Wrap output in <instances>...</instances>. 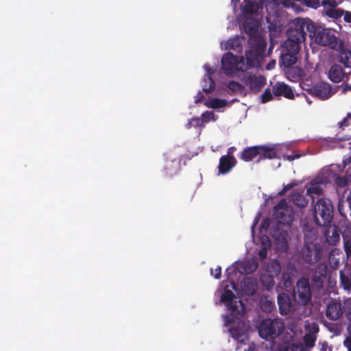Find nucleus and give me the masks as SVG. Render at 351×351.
Returning a JSON list of instances; mask_svg holds the SVG:
<instances>
[{"mask_svg": "<svg viewBox=\"0 0 351 351\" xmlns=\"http://www.w3.org/2000/svg\"><path fill=\"white\" fill-rule=\"evenodd\" d=\"M283 158L285 160L292 161L296 158H298L299 156L298 155L284 156Z\"/></svg>", "mask_w": 351, "mask_h": 351, "instance_id": "obj_50", "label": "nucleus"}, {"mask_svg": "<svg viewBox=\"0 0 351 351\" xmlns=\"http://www.w3.org/2000/svg\"><path fill=\"white\" fill-rule=\"evenodd\" d=\"M337 167V165H332L330 167L324 169L322 171L323 178L322 179H319L318 181L311 182L310 186L307 187L306 194L312 198L314 195L321 194L322 192V188L321 187L320 184L324 182H330L334 181L340 186H346L348 182H350V180L337 176L335 173Z\"/></svg>", "mask_w": 351, "mask_h": 351, "instance_id": "obj_6", "label": "nucleus"}, {"mask_svg": "<svg viewBox=\"0 0 351 351\" xmlns=\"http://www.w3.org/2000/svg\"><path fill=\"white\" fill-rule=\"evenodd\" d=\"M339 52V61L347 68L351 69V52L344 49L343 45Z\"/></svg>", "mask_w": 351, "mask_h": 351, "instance_id": "obj_31", "label": "nucleus"}, {"mask_svg": "<svg viewBox=\"0 0 351 351\" xmlns=\"http://www.w3.org/2000/svg\"><path fill=\"white\" fill-rule=\"evenodd\" d=\"M304 328L306 334L303 337L304 343L293 341L288 346L282 347L279 351H311L317 340L319 326L315 322L306 321Z\"/></svg>", "mask_w": 351, "mask_h": 351, "instance_id": "obj_5", "label": "nucleus"}, {"mask_svg": "<svg viewBox=\"0 0 351 351\" xmlns=\"http://www.w3.org/2000/svg\"><path fill=\"white\" fill-rule=\"evenodd\" d=\"M293 297L297 302L302 304H306L309 302L311 298V292L307 279L303 278L298 281L296 289L294 291Z\"/></svg>", "mask_w": 351, "mask_h": 351, "instance_id": "obj_16", "label": "nucleus"}, {"mask_svg": "<svg viewBox=\"0 0 351 351\" xmlns=\"http://www.w3.org/2000/svg\"><path fill=\"white\" fill-rule=\"evenodd\" d=\"M203 97H204L203 94L200 92L198 93L195 97V102L198 103V102L201 101L202 100Z\"/></svg>", "mask_w": 351, "mask_h": 351, "instance_id": "obj_52", "label": "nucleus"}, {"mask_svg": "<svg viewBox=\"0 0 351 351\" xmlns=\"http://www.w3.org/2000/svg\"><path fill=\"white\" fill-rule=\"evenodd\" d=\"M280 271V263L276 260L271 261L261 275L263 285L267 289L272 288L275 283V278H279Z\"/></svg>", "mask_w": 351, "mask_h": 351, "instance_id": "obj_11", "label": "nucleus"}, {"mask_svg": "<svg viewBox=\"0 0 351 351\" xmlns=\"http://www.w3.org/2000/svg\"><path fill=\"white\" fill-rule=\"evenodd\" d=\"M275 65H276V61L275 60H272L267 65V70H271L272 69H274L275 67Z\"/></svg>", "mask_w": 351, "mask_h": 351, "instance_id": "obj_54", "label": "nucleus"}, {"mask_svg": "<svg viewBox=\"0 0 351 351\" xmlns=\"http://www.w3.org/2000/svg\"><path fill=\"white\" fill-rule=\"evenodd\" d=\"M236 160L233 156H223L221 158L219 165V171L221 174H225L230 171L235 165Z\"/></svg>", "mask_w": 351, "mask_h": 351, "instance_id": "obj_23", "label": "nucleus"}, {"mask_svg": "<svg viewBox=\"0 0 351 351\" xmlns=\"http://www.w3.org/2000/svg\"><path fill=\"white\" fill-rule=\"evenodd\" d=\"M347 271H341L340 272V278H341V282L343 287V288L346 290H349L351 287V276L350 278L348 277L346 274Z\"/></svg>", "mask_w": 351, "mask_h": 351, "instance_id": "obj_36", "label": "nucleus"}, {"mask_svg": "<svg viewBox=\"0 0 351 351\" xmlns=\"http://www.w3.org/2000/svg\"><path fill=\"white\" fill-rule=\"evenodd\" d=\"M344 345L348 348V350L349 351H351V339L350 338H347L344 341Z\"/></svg>", "mask_w": 351, "mask_h": 351, "instance_id": "obj_49", "label": "nucleus"}, {"mask_svg": "<svg viewBox=\"0 0 351 351\" xmlns=\"http://www.w3.org/2000/svg\"><path fill=\"white\" fill-rule=\"evenodd\" d=\"M256 328L261 338L274 339L282 332L284 329V324L280 319H265L256 325Z\"/></svg>", "mask_w": 351, "mask_h": 351, "instance_id": "obj_8", "label": "nucleus"}, {"mask_svg": "<svg viewBox=\"0 0 351 351\" xmlns=\"http://www.w3.org/2000/svg\"><path fill=\"white\" fill-rule=\"evenodd\" d=\"M278 302L280 313L282 315L287 314L292 309L291 300L289 295L285 293L279 294Z\"/></svg>", "mask_w": 351, "mask_h": 351, "instance_id": "obj_25", "label": "nucleus"}, {"mask_svg": "<svg viewBox=\"0 0 351 351\" xmlns=\"http://www.w3.org/2000/svg\"><path fill=\"white\" fill-rule=\"evenodd\" d=\"M323 251L322 245L317 241L311 243L306 241L302 250V256L306 263L313 264L321 259Z\"/></svg>", "mask_w": 351, "mask_h": 351, "instance_id": "obj_12", "label": "nucleus"}, {"mask_svg": "<svg viewBox=\"0 0 351 351\" xmlns=\"http://www.w3.org/2000/svg\"><path fill=\"white\" fill-rule=\"evenodd\" d=\"M193 127L202 128L201 120L199 118H193L189 121L186 124V128L191 129Z\"/></svg>", "mask_w": 351, "mask_h": 351, "instance_id": "obj_38", "label": "nucleus"}, {"mask_svg": "<svg viewBox=\"0 0 351 351\" xmlns=\"http://www.w3.org/2000/svg\"><path fill=\"white\" fill-rule=\"evenodd\" d=\"M204 104L207 108L217 110L219 112H222L223 108L228 106V101L224 99L210 97L205 99L204 101Z\"/></svg>", "mask_w": 351, "mask_h": 351, "instance_id": "obj_21", "label": "nucleus"}, {"mask_svg": "<svg viewBox=\"0 0 351 351\" xmlns=\"http://www.w3.org/2000/svg\"><path fill=\"white\" fill-rule=\"evenodd\" d=\"M257 267L258 263L254 259L234 263L226 269L228 280L223 281L215 292V296L220 298V303L229 311V314L225 317L226 326L229 328L232 337L242 344H245L248 339L249 325L243 319L245 312L243 303L241 300H236L234 280L243 273H252Z\"/></svg>", "mask_w": 351, "mask_h": 351, "instance_id": "obj_2", "label": "nucleus"}, {"mask_svg": "<svg viewBox=\"0 0 351 351\" xmlns=\"http://www.w3.org/2000/svg\"><path fill=\"white\" fill-rule=\"evenodd\" d=\"M260 215H257L252 227V232L253 235V241L256 245L255 250L258 252L261 259H264L267 257V250L270 248L271 243L269 238L265 235L257 236L254 232V227L259 220Z\"/></svg>", "mask_w": 351, "mask_h": 351, "instance_id": "obj_13", "label": "nucleus"}, {"mask_svg": "<svg viewBox=\"0 0 351 351\" xmlns=\"http://www.w3.org/2000/svg\"><path fill=\"white\" fill-rule=\"evenodd\" d=\"M341 254V250L338 248H334L332 249L329 254V257L332 260L334 259V256H339Z\"/></svg>", "mask_w": 351, "mask_h": 351, "instance_id": "obj_46", "label": "nucleus"}, {"mask_svg": "<svg viewBox=\"0 0 351 351\" xmlns=\"http://www.w3.org/2000/svg\"><path fill=\"white\" fill-rule=\"evenodd\" d=\"M327 347V344L326 343H324L322 344V350H325V348Z\"/></svg>", "mask_w": 351, "mask_h": 351, "instance_id": "obj_60", "label": "nucleus"}, {"mask_svg": "<svg viewBox=\"0 0 351 351\" xmlns=\"http://www.w3.org/2000/svg\"><path fill=\"white\" fill-rule=\"evenodd\" d=\"M234 12L238 23H243L245 33L250 36V49L246 50V62L242 57L228 52L221 58V67L230 77L238 75L239 72L259 65L263 59L266 43L264 35L259 27L258 16L262 13V8L254 5L250 0H232Z\"/></svg>", "mask_w": 351, "mask_h": 351, "instance_id": "obj_1", "label": "nucleus"}, {"mask_svg": "<svg viewBox=\"0 0 351 351\" xmlns=\"http://www.w3.org/2000/svg\"><path fill=\"white\" fill-rule=\"evenodd\" d=\"M247 83L252 90L256 91L265 84V78L262 75L251 76Z\"/></svg>", "mask_w": 351, "mask_h": 351, "instance_id": "obj_29", "label": "nucleus"}, {"mask_svg": "<svg viewBox=\"0 0 351 351\" xmlns=\"http://www.w3.org/2000/svg\"><path fill=\"white\" fill-rule=\"evenodd\" d=\"M289 278H290L289 276H288L287 277L285 273L283 272V274H282V278L285 280L284 285H285V287H289L291 285V282L289 280Z\"/></svg>", "mask_w": 351, "mask_h": 351, "instance_id": "obj_48", "label": "nucleus"}, {"mask_svg": "<svg viewBox=\"0 0 351 351\" xmlns=\"http://www.w3.org/2000/svg\"><path fill=\"white\" fill-rule=\"evenodd\" d=\"M260 306L263 311L270 313L274 307V304L267 297H264L261 299Z\"/></svg>", "mask_w": 351, "mask_h": 351, "instance_id": "obj_34", "label": "nucleus"}, {"mask_svg": "<svg viewBox=\"0 0 351 351\" xmlns=\"http://www.w3.org/2000/svg\"><path fill=\"white\" fill-rule=\"evenodd\" d=\"M204 68L206 71V75L202 81V90L205 93H210L214 89L215 86V83L210 75L215 71L216 67L205 64Z\"/></svg>", "mask_w": 351, "mask_h": 351, "instance_id": "obj_19", "label": "nucleus"}, {"mask_svg": "<svg viewBox=\"0 0 351 351\" xmlns=\"http://www.w3.org/2000/svg\"><path fill=\"white\" fill-rule=\"evenodd\" d=\"M329 263L332 268L336 269L339 265L340 260L336 256H334V259L332 260L329 257Z\"/></svg>", "mask_w": 351, "mask_h": 351, "instance_id": "obj_43", "label": "nucleus"}, {"mask_svg": "<svg viewBox=\"0 0 351 351\" xmlns=\"http://www.w3.org/2000/svg\"><path fill=\"white\" fill-rule=\"evenodd\" d=\"M343 19H344V21L347 23H351V12H349V11H346V12H344L343 11Z\"/></svg>", "mask_w": 351, "mask_h": 351, "instance_id": "obj_47", "label": "nucleus"}, {"mask_svg": "<svg viewBox=\"0 0 351 351\" xmlns=\"http://www.w3.org/2000/svg\"><path fill=\"white\" fill-rule=\"evenodd\" d=\"M297 183L295 182H292L291 183L285 186L284 189L281 192L279 193V195H282L285 194L287 191L292 189L294 186H295Z\"/></svg>", "mask_w": 351, "mask_h": 351, "instance_id": "obj_44", "label": "nucleus"}, {"mask_svg": "<svg viewBox=\"0 0 351 351\" xmlns=\"http://www.w3.org/2000/svg\"><path fill=\"white\" fill-rule=\"evenodd\" d=\"M217 119L218 116H217L213 112L206 111L202 114L200 120L202 125L204 127L206 123L210 121H215Z\"/></svg>", "mask_w": 351, "mask_h": 351, "instance_id": "obj_35", "label": "nucleus"}, {"mask_svg": "<svg viewBox=\"0 0 351 351\" xmlns=\"http://www.w3.org/2000/svg\"><path fill=\"white\" fill-rule=\"evenodd\" d=\"M243 351H267L266 348L264 346H256L254 343H252L248 346L247 348H244Z\"/></svg>", "mask_w": 351, "mask_h": 351, "instance_id": "obj_40", "label": "nucleus"}, {"mask_svg": "<svg viewBox=\"0 0 351 351\" xmlns=\"http://www.w3.org/2000/svg\"><path fill=\"white\" fill-rule=\"evenodd\" d=\"M225 87L228 88V93H239L242 92V86L238 82L232 81L230 82L228 84H221L218 88L217 91H219L221 89L224 90Z\"/></svg>", "mask_w": 351, "mask_h": 351, "instance_id": "obj_32", "label": "nucleus"}, {"mask_svg": "<svg viewBox=\"0 0 351 351\" xmlns=\"http://www.w3.org/2000/svg\"><path fill=\"white\" fill-rule=\"evenodd\" d=\"M274 215L276 220L284 225H290L294 219L293 210L288 206L285 199L281 200L275 206Z\"/></svg>", "mask_w": 351, "mask_h": 351, "instance_id": "obj_15", "label": "nucleus"}, {"mask_svg": "<svg viewBox=\"0 0 351 351\" xmlns=\"http://www.w3.org/2000/svg\"><path fill=\"white\" fill-rule=\"evenodd\" d=\"M343 314V308L340 303L333 302L328 304L326 310V316L335 320L339 319Z\"/></svg>", "mask_w": 351, "mask_h": 351, "instance_id": "obj_24", "label": "nucleus"}, {"mask_svg": "<svg viewBox=\"0 0 351 351\" xmlns=\"http://www.w3.org/2000/svg\"><path fill=\"white\" fill-rule=\"evenodd\" d=\"M314 217L319 226H326L332 218V206L327 199H320L317 201L314 209Z\"/></svg>", "mask_w": 351, "mask_h": 351, "instance_id": "obj_10", "label": "nucleus"}, {"mask_svg": "<svg viewBox=\"0 0 351 351\" xmlns=\"http://www.w3.org/2000/svg\"><path fill=\"white\" fill-rule=\"evenodd\" d=\"M269 30L271 36V45H273L274 43V38L280 34L281 29L276 25H271L269 26Z\"/></svg>", "mask_w": 351, "mask_h": 351, "instance_id": "obj_37", "label": "nucleus"}, {"mask_svg": "<svg viewBox=\"0 0 351 351\" xmlns=\"http://www.w3.org/2000/svg\"><path fill=\"white\" fill-rule=\"evenodd\" d=\"M289 329L293 333L294 335H301L302 331L299 330L298 331L296 330L295 327L294 326H290Z\"/></svg>", "mask_w": 351, "mask_h": 351, "instance_id": "obj_51", "label": "nucleus"}, {"mask_svg": "<svg viewBox=\"0 0 351 351\" xmlns=\"http://www.w3.org/2000/svg\"><path fill=\"white\" fill-rule=\"evenodd\" d=\"M322 5L324 8L325 14L332 19H339L343 14V10L337 8L338 2L336 0H323Z\"/></svg>", "mask_w": 351, "mask_h": 351, "instance_id": "obj_17", "label": "nucleus"}, {"mask_svg": "<svg viewBox=\"0 0 351 351\" xmlns=\"http://www.w3.org/2000/svg\"><path fill=\"white\" fill-rule=\"evenodd\" d=\"M326 237L327 242L332 245H336L340 241L339 231L335 226L328 228Z\"/></svg>", "mask_w": 351, "mask_h": 351, "instance_id": "obj_28", "label": "nucleus"}, {"mask_svg": "<svg viewBox=\"0 0 351 351\" xmlns=\"http://www.w3.org/2000/svg\"><path fill=\"white\" fill-rule=\"evenodd\" d=\"M258 290L256 280L251 277L245 278L241 283V293H237L239 296H252Z\"/></svg>", "mask_w": 351, "mask_h": 351, "instance_id": "obj_18", "label": "nucleus"}, {"mask_svg": "<svg viewBox=\"0 0 351 351\" xmlns=\"http://www.w3.org/2000/svg\"><path fill=\"white\" fill-rule=\"evenodd\" d=\"M274 215L276 220L284 225H290L294 219L293 210L288 206L285 199L281 200L275 206Z\"/></svg>", "mask_w": 351, "mask_h": 351, "instance_id": "obj_14", "label": "nucleus"}, {"mask_svg": "<svg viewBox=\"0 0 351 351\" xmlns=\"http://www.w3.org/2000/svg\"><path fill=\"white\" fill-rule=\"evenodd\" d=\"M348 90H351V83H350V84H348L345 85V86L343 87V88H342V90H341V92H342L343 93H346L347 91H348Z\"/></svg>", "mask_w": 351, "mask_h": 351, "instance_id": "obj_53", "label": "nucleus"}, {"mask_svg": "<svg viewBox=\"0 0 351 351\" xmlns=\"http://www.w3.org/2000/svg\"><path fill=\"white\" fill-rule=\"evenodd\" d=\"M274 93L277 96H284L287 99L294 98V93L291 87L285 83H277L274 86Z\"/></svg>", "mask_w": 351, "mask_h": 351, "instance_id": "obj_22", "label": "nucleus"}, {"mask_svg": "<svg viewBox=\"0 0 351 351\" xmlns=\"http://www.w3.org/2000/svg\"><path fill=\"white\" fill-rule=\"evenodd\" d=\"M272 98V94L271 91L267 89L266 90L263 94L261 95V100L263 103H266L269 101Z\"/></svg>", "mask_w": 351, "mask_h": 351, "instance_id": "obj_41", "label": "nucleus"}, {"mask_svg": "<svg viewBox=\"0 0 351 351\" xmlns=\"http://www.w3.org/2000/svg\"><path fill=\"white\" fill-rule=\"evenodd\" d=\"M345 77V73L341 66L332 65L328 71V77L333 82L338 83L341 82Z\"/></svg>", "mask_w": 351, "mask_h": 351, "instance_id": "obj_27", "label": "nucleus"}, {"mask_svg": "<svg viewBox=\"0 0 351 351\" xmlns=\"http://www.w3.org/2000/svg\"><path fill=\"white\" fill-rule=\"evenodd\" d=\"M233 152H234V147H230L229 149H228V155L227 156H232V154H233Z\"/></svg>", "mask_w": 351, "mask_h": 351, "instance_id": "obj_56", "label": "nucleus"}, {"mask_svg": "<svg viewBox=\"0 0 351 351\" xmlns=\"http://www.w3.org/2000/svg\"><path fill=\"white\" fill-rule=\"evenodd\" d=\"M282 147L281 145L249 147L242 152L241 159L245 162L259 161L263 158L271 159L277 157L278 153Z\"/></svg>", "mask_w": 351, "mask_h": 351, "instance_id": "obj_7", "label": "nucleus"}, {"mask_svg": "<svg viewBox=\"0 0 351 351\" xmlns=\"http://www.w3.org/2000/svg\"><path fill=\"white\" fill-rule=\"evenodd\" d=\"M344 163H345V165L351 163V156L348 157V159L345 160Z\"/></svg>", "mask_w": 351, "mask_h": 351, "instance_id": "obj_57", "label": "nucleus"}, {"mask_svg": "<svg viewBox=\"0 0 351 351\" xmlns=\"http://www.w3.org/2000/svg\"><path fill=\"white\" fill-rule=\"evenodd\" d=\"M343 237V241H344V248L345 251L349 256L351 254V239H347L345 236Z\"/></svg>", "mask_w": 351, "mask_h": 351, "instance_id": "obj_39", "label": "nucleus"}, {"mask_svg": "<svg viewBox=\"0 0 351 351\" xmlns=\"http://www.w3.org/2000/svg\"><path fill=\"white\" fill-rule=\"evenodd\" d=\"M273 237L277 241L278 247L284 249L286 247L288 242V234L284 230H274L272 233Z\"/></svg>", "mask_w": 351, "mask_h": 351, "instance_id": "obj_30", "label": "nucleus"}, {"mask_svg": "<svg viewBox=\"0 0 351 351\" xmlns=\"http://www.w3.org/2000/svg\"><path fill=\"white\" fill-rule=\"evenodd\" d=\"M285 73L287 77L293 82H295L301 78L302 79V82L306 78H311L302 69L298 66H291L286 68Z\"/></svg>", "mask_w": 351, "mask_h": 351, "instance_id": "obj_20", "label": "nucleus"}, {"mask_svg": "<svg viewBox=\"0 0 351 351\" xmlns=\"http://www.w3.org/2000/svg\"><path fill=\"white\" fill-rule=\"evenodd\" d=\"M313 29V23L308 19L297 18L293 20L287 32V40L284 43V51L281 55L283 66L290 67L298 62V53L300 44L305 39L306 31Z\"/></svg>", "mask_w": 351, "mask_h": 351, "instance_id": "obj_3", "label": "nucleus"}, {"mask_svg": "<svg viewBox=\"0 0 351 351\" xmlns=\"http://www.w3.org/2000/svg\"><path fill=\"white\" fill-rule=\"evenodd\" d=\"M350 121H351V117H348L345 120L343 121V124H346V123H348Z\"/></svg>", "mask_w": 351, "mask_h": 351, "instance_id": "obj_58", "label": "nucleus"}, {"mask_svg": "<svg viewBox=\"0 0 351 351\" xmlns=\"http://www.w3.org/2000/svg\"><path fill=\"white\" fill-rule=\"evenodd\" d=\"M211 274L217 279L219 278L221 276V267H217L214 270L211 269Z\"/></svg>", "mask_w": 351, "mask_h": 351, "instance_id": "obj_45", "label": "nucleus"}, {"mask_svg": "<svg viewBox=\"0 0 351 351\" xmlns=\"http://www.w3.org/2000/svg\"><path fill=\"white\" fill-rule=\"evenodd\" d=\"M322 271L320 272V276H323L326 273V266L325 265H322Z\"/></svg>", "mask_w": 351, "mask_h": 351, "instance_id": "obj_55", "label": "nucleus"}, {"mask_svg": "<svg viewBox=\"0 0 351 351\" xmlns=\"http://www.w3.org/2000/svg\"><path fill=\"white\" fill-rule=\"evenodd\" d=\"M300 86L311 95H315L322 99H326L335 93L330 84L325 82H319L313 85L311 78H306L301 82Z\"/></svg>", "mask_w": 351, "mask_h": 351, "instance_id": "obj_9", "label": "nucleus"}, {"mask_svg": "<svg viewBox=\"0 0 351 351\" xmlns=\"http://www.w3.org/2000/svg\"><path fill=\"white\" fill-rule=\"evenodd\" d=\"M270 222H271V221L269 219H266L264 220V221L263 222V223L261 225V229H260L261 234H263L265 232H266L267 229L268 228V227L270 225Z\"/></svg>", "mask_w": 351, "mask_h": 351, "instance_id": "obj_42", "label": "nucleus"}, {"mask_svg": "<svg viewBox=\"0 0 351 351\" xmlns=\"http://www.w3.org/2000/svg\"><path fill=\"white\" fill-rule=\"evenodd\" d=\"M348 158H347V159H348ZM345 160H346V158H345V159L343 160V161H344ZM343 165H344V167H346L347 165H349V166H350V167H349V168H348V169H347V171H349V169H351V163H349V164L345 165V163L343 162Z\"/></svg>", "mask_w": 351, "mask_h": 351, "instance_id": "obj_59", "label": "nucleus"}, {"mask_svg": "<svg viewBox=\"0 0 351 351\" xmlns=\"http://www.w3.org/2000/svg\"><path fill=\"white\" fill-rule=\"evenodd\" d=\"M306 32L311 34L313 32V41L319 46L328 47L334 51L341 49L343 41L339 38L338 32L333 29L321 26L315 27L313 25V29Z\"/></svg>", "mask_w": 351, "mask_h": 351, "instance_id": "obj_4", "label": "nucleus"}, {"mask_svg": "<svg viewBox=\"0 0 351 351\" xmlns=\"http://www.w3.org/2000/svg\"><path fill=\"white\" fill-rule=\"evenodd\" d=\"M243 43V38L242 36H237L234 38L223 41L221 43V47L223 49H232L234 51H240Z\"/></svg>", "mask_w": 351, "mask_h": 351, "instance_id": "obj_26", "label": "nucleus"}, {"mask_svg": "<svg viewBox=\"0 0 351 351\" xmlns=\"http://www.w3.org/2000/svg\"><path fill=\"white\" fill-rule=\"evenodd\" d=\"M292 201L295 205L300 207H304L308 203V199L299 192H295L293 194Z\"/></svg>", "mask_w": 351, "mask_h": 351, "instance_id": "obj_33", "label": "nucleus"}]
</instances>
